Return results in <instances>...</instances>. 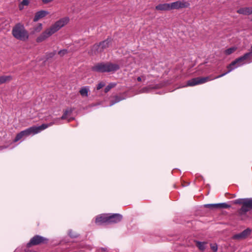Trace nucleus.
<instances>
[{
	"mask_svg": "<svg viewBox=\"0 0 252 252\" xmlns=\"http://www.w3.org/2000/svg\"><path fill=\"white\" fill-rule=\"evenodd\" d=\"M29 0H23L22 1L21 3V5H19V9L20 10H22L23 9V7H22L21 5L24 6H27L29 4Z\"/></svg>",
	"mask_w": 252,
	"mask_h": 252,
	"instance_id": "nucleus-29",
	"label": "nucleus"
},
{
	"mask_svg": "<svg viewBox=\"0 0 252 252\" xmlns=\"http://www.w3.org/2000/svg\"><path fill=\"white\" fill-rule=\"evenodd\" d=\"M53 0H42V2L43 3H48L49 2H51L52 1H53Z\"/></svg>",
	"mask_w": 252,
	"mask_h": 252,
	"instance_id": "nucleus-34",
	"label": "nucleus"
},
{
	"mask_svg": "<svg viewBox=\"0 0 252 252\" xmlns=\"http://www.w3.org/2000/svg\"><path fill=\"white\" fill-rule=\"evenodd\" d=\"M49 14V12L45 10H40L35 14V16L34 17L33 21L34 22H37L39 19L45 17L46 15Z\"/></svg>",
	"mask_w": 252,
	"mask_h": 252,
	"instance_id": "nucleus-14",
	"label": "nucleus"
},
{
	"mask_svg": "<svg viewBox=\"0 0 252 252\" xmlns=\"http://www.w3.org/2000/svg\"><path fill=\"white\" fill-rule=\"evenodd\" d=\"M211 249L214 252H216L218 250V246L216 244H211Z\"/></svg>",
	"mask_w": 252,
	"mask_h": 252,
	"instance_id": "nucleus-31",
	"label": "nucleus"
},
{
	"mask_svg": "<svg viewBox=\"0 0 252 252\" xmlns=\"http://www.w3.org/2000/svg\"><path fill=\"white\" fill-rule=\"evenodd\" d=\"M122 219L123 216L120 214H108V224L119 222Z\"/></svg>",
	"mask_w": 252,
	"mask_h": 252,
	"instance_id": "nucleus-11",
	"label": "nucleus"
},
{
	"mask_svg": "<svg viewBox=\"0 0 252 252\" xmlns=\"http://www.w3.org/2000/svg\"><path fill=\"white\" fill-rule=\"evenodd\" d=\"M206 244V243L205 242H199V241H197L196 242L197 247L201 251H203L205 249Z\"/></svg>",
	"mask_w": 252,
	"mask_h": 252,
	"instance_id": "nucleus-23",
	"label": "nucleus"
},
{
	"mask_svg": "<svg viewBox=\"0 0 252 252\" xmlns=\"http://www.w3.org/2000/svg\"><path fill=\"white\" fill-rule=\"evenodd\" d=\"M119 69L118 64L110 62L97 63L92 67V70L99 72H113Z\"/></svg>",
	"mask_w": 252,
	"mask_h": 252,
	"instance_id": "nucleus-2",
	"label": "nucleus"
},
{
	"mask_svg": "<svg viewBox=\"0 0 252 252\" xmlns=\"http://www.w3.org/2000/svg\"><path fill=\"white\" fill-rule=\"evenodd\" d=\"M249 57V54H245L243 56L236 59L230 63L227 66V71L223 73H221V77L229 72L234 68L243 64L244 61Z\"/></svg>",
	"mask_w": 252,
	"mask_h": 252,
	"instance_id": "nucleus-4",
	"label": "nucleus"
},
{
	"mask_svg": "<svg viewBox=\"0 0 252 252\" xmlns=\"http://www.w3.org/2000/svg\"><path fill=\"white\" fill-rule=\"evenodd\" d=\"M103 51L102 50L101 47L99 44H95L94 45L92 48L91 52L89 53L92 55H96L102 52Z\"/></svg>",
	"mask_w": 252,
	"mask_h": 252,
	"instance_id": "nucleus-16",
	"label": "nucleus"
},
{
	"mask_svg": "<svg viewBox=\"0 0 252 252\" xmlns=\"http://www.w3.org/2000/svg\"><path fill=\"white\" fill-rule=\"evenodd\" d=\"M204 206L206 208H209L211 210H215L216 209H220V203L205 204Z\"/></svg>",
	"mask_w": 252,
	"mask_h": 252,
	"instance_id": "nucleus-17",
	"label": "nucleus"
},
{
	"mask_svg": "<svg viewBox=\"0 0 252 252\" xmlns=\"http://www.w3.org/2000/svg\"><path fill=\"white\" fill-rule=\"evenodd\" d=\"M54 124V122H51L49 124H43L39 126H33L25 129V131L28 136H29L32 134H35L40 132L42 130L45 129L49 126H52Z\"/></svg>",
	"mask_w": 252,
	"mask_h": 252,
	"instance_id": "nucleus-5",
	"label": "nucleus"
},
{
	"mask_svg": "<svg viewBox=\"0 0 252 252\" xmlns=\"http://www.w3.org/2000/svg\"><path fill=\"white\" fill-rule=\"evenodd\" d=\"M12 33L15 38L22 41L28 40L29 36L28 32L21 23L15 25L12 29Z\"/></svg>",
	"mask_w": 252,
	"mask_h": 252,
	"instance_id": "nucleus-3",
	"label": "nucleus"
},
{
	"mask_svg": "<svg viewBox=\"0 0 252 252\" xmlns=\"http://www.w3.org/2000/svg\"><path fill=\"white\" fill-rule=\"evenodd\" d=\"M12 79V77L10 75L8 76H0V85L6 82H10Z\"/></svg>",
	"mask_w": 252,
	"mask_h": 252,
	"instance_id": "nucleus-18",
	"label": "nucleus"
},
{
	"mask_svg": "<svg viewBox=\"0 0 252 252\" xmlns=\"http://www.w3.org/2000/svg\"><path fill=\"white\" fill-rule=\"evenodd\" d=\"M116 86V84L115 83H111L108 85H107L105 89H104V92L107 93L111 89L114 88Z\"/></svg>",
	"mask_w": 252,
	"mask_h": 252,
	"instance_id": "nucleus-24",
	"label": "nucleus"
},
{
	"mask_svg": "<svg viewBox=\"0 0 252 252\" xmlns=\"http://www.w3.org/2000/svg\"><path fill=\"white\" fill-rule=\"evenodd\" d=\"M137 80L138 81H139V82L141 81V80H142L141 77H137Z\"/></svg>",
	"mask_w": 252,
	"mask_h": 252,
	"instance_id": "nucleus-36",
	"label": "nucleus"
},
{
	"mask_svg": "<svg viewBox=\"0 0 252 252\" xmlns=\"http://www.w3.org/2000/svg\"><path fill=\"white\" fill-rule=\"evenodd\" d=\"M156 10L158 11H168L170 10V3H160L155 7Z\"/></svg>",
	"mask_w": 252,
	"mask_h": 252,
	"instance_id": "nucleus-15",
	"label": "nucleus"
},
{
	"mask_svg": "<svg viewBox=\"0 0 252 252\" xmlns=\"http://www.w3.org/2000/svg\"><path fill=\"white\" fill-rule=\"evenodd\" d=\"M251 210H252V198H248L245 199L244 206H242L237 212L239 215L242 216Z\"/></svg>",
	"mask_w": 252,
	"mask_h": 252,
	"instance_id": "nucleus-7",
	"label": "nucleus"
},
{
	"mask_svg": "<svg viewBox=\"0 0 252 252\" xmlns=\"http://www.w3.org/2000/svg\"><path fill=\"white\" fill-rule=\"evenodd\" d=\"M24 136H28L25 130H23V131H21L20 132H19V133H18L16 135L14 140H13V142H17V141L20 140L21 139H22Z\"/></svg>",
	"mask_w": 252,
	"mask_h": 252,
	"instance_id": "nucleus-19",
	"label": "nucleus"
},
{
	"mask_svg": "<svg viewBox=\"0 0 252 252\" xmlns=\"http://www.w3.org/2000/svg\"><path fill=\"white\" fill-rule=\"evenodd\" d=\"M69 21L67 17L60 19L51 25L49 28L46 29L36 39L38 43L42 42L47 39L50 36L58 32L62 27L66 25Z\"/></svg>",
	"mask_w": 252,
	"mask_h": 252,
	"instance_id": "nucleus-1",
	"label": "nucleus"
},
{
	"mask_svg": "<svg viewBox=\"0 0 252 252\" xmlns=\"http://www.w3.org/2000/svg\"><path fill=\"white\" fill-rule=\"evenodd\" d=\"M245 199H246V198H240V199H236L233 201V203L235 204L242 205V206H244Z\"/></svg>",
	"mask_w": 252,
	"mask_h": 252,
	"instance_id": "nucleus-25",
	"label": "nucleus"
},
{
	"mask_svg": "<svg viewBox=\"0 0 252 252\" xmlns=\"http://www.w3.org/2000/svg\"><path fill=\"white\" fill-rule=\"evenodd\" d=\"M68 53V51L66 49H63L59 51L58 52V54L60 55L61 57H63L64 55Z\"/></svg>",
	"mask_w": 252,
	"mask_h": 252,
	"instance_id": "nucleus-30",
	"label": "nucleus"
},
{
	"mask_svg": "<svg viewBox=\"0 0 252 252\" xmlns=\"http://www.w3.org/2000/svg\"><path fill=\"white\" fill-rule=\"evenodd\" d=\"M73 111L72 108H67L64 111L63 116L61 117V119L64 120L66 118V117L68 115H70Z\"/></svg>",
	"mask_w": 252,
	"mask_h": 252,
	"instance_id": "nucleus-22",
	"label": "nucleus"
},
{
	"mask_svg": "<svg viewBox=\"0 0 252 252\" xmlns=\"http://www.w3.org/2000/svg\"><path fill=\"white\" fill-rule=\"evenodd\" d=\"M42 29V24L41 23H38L33 28V30L32 33L34 34L35 33L39 32Z\"/></svg>",
	"mask_w": 252,
	"mask_h": 252,
	"instance_id": "nucleus-20",
	"label": "nucleus"
},
{
	"mask_svg": "<svg viewBox=\"0 0 252 252\" xmlns=\"http://www.w3.org/2000/svg\"><path fill=\"white\" fill-rule=\"evenodd\" d=\"M80 93L83 96H87L88 95V90L86 88H83L80 90Z\"/></svg>",
	"mask_w": 252,
	"mask_h": 252,
	"instance_id": "nucleus-26",
	"label": "nucleus"
},
{
	"mask_svg": "<svg viewBox=\"0 0 252 252\" xmlns=\"http://www.w3.org/2000/svg\"><path fill=\"white\" fill-rule=\"evenodd\" d=\"M236 50V48L231 47V48H229L226 49V50H225L224 53L226 55H230L231 54H232V53H233L234 51H235Z\"/></svg>",
	"mask_w": 252,
	"mask_h": 252,
	"instance_id": "nucleus-27",
	"label": "nucleus"
},
{
	"mask_svg": "<svg viewBox=\"0 0 252 252\" xmlns=\"http://www.w3.org/2000/svg\"><path fill=\"white\" fill-rule=\"evenodd\" d=\"M211 80L209 77H196L192 78L187 81V86H194L202 84Z\"/></svg>",
	"mask_w": 252,
	"mask_h": 252,
	"instance_id": "nucleus-8",
	"label": "nucleus"
},
{
	"mask_svg": "<svg viewBox=\"0 0 252 252\" xmlns=\"http://www.w3.org/2000/svg\"><path fill=\"white\" fill-rule=\"evenodd\" d=\"M105 84L104 82H101L98 84L96 89L97 90H99L100 89H101L102 88H103L104 86H105Z\"/></svg>",
	"mask_w": 252,
	"mask_h": 252,
	"instance_id": "nucleus-32",
	"label": "nucleus"
},
{
	"mask_svg": "<svg viewBox=\"0 0 252 252\" xmlns=\"http://www.w3.org/2000/svg\"><path fill=\"white\" fill-rule=\"evenodd\" d=\"M115 100H111L110 102V105H113L115 103L119 102L120 101L122 100L123 99V98L120 97L117 95L115 96L114 97Z\"/></svg>",
	"mask_w": 252,
	"mask_h": 252,
	"instance_id": "nucleus-28",
	"label": "nucleus"
},
{
	"mask_svg": "<svg viewBox=\"0 0 252 252\" xmlns=\"http://www.w3.org/2000/svg\"><path fill=\"white\" fill-rule=\"evenodd\" d=\"M48 242L47 238L36 235L31 239L29 242L27 243V247L30 248L33 246L47 244Z\"/></svg>",
	"mask_w": 252,
	"mask_h": 252,
	"instance_id": "nucleus-6",
	"label": "nucleus"
},
{
	"mask_svg": "<svg viewBox=\"0 0 252 252\" xmlns=\"http://www.w3.org/2000/svg\"><path fill=\"white\" fill-rule=\"evenodd\" d=\"M251 21H252V19H251Z\"/></svg>",
	"mask_w": 252,
	"mask_h": 252,
	"instance_id": "nucleus-39",
	"label": "nucleus"
},
{
	"mask_svg": "<svg viewBox=\"0 0 252 252\" xmlns=\"http://www.w3.org/2000/svg\"><path fill=\"white\" fill-rule=\"evenodd\" d=\"M189 4L185 1H176L170 3V9H178L179 8L188 7Z\"/></svg>",
	"mask_w": 252,
	"mask_h": 252,
	"instance_id": "nucleus-9",
	"label": "nucleus"
},
{
	"mask_svg": "<svg viewBox=\"0 0 252 252\" xmlns=\"http://www.w3.org/2000/svg\"><path fill=\"white\" fill-rule=\"evenodd\" d=\"M231 206L226 203H221V208H229Z\"/></svg>",
	"mask_w": 252,
	"mask_h": 252,
	"instance_id": "nucleus-33",
	"label": "nucleus"
},
{
	"mask_svg": "<svg viewBox=\"0 0 252 252\" xmlns=\"http://www.w3.org/2000/svg\"><path fill=\"white\" fill-rule=\"evenodd\" d=\"M71 120H72L71 119H70L68 120V122H70L71 121Z\"/></svg>",
	"mask_w": 252,
	"mask_h": 252,
	"instance_id": "nucleus-38",
	"label": "nucleus"
},
{
	"mask_svg": "<svg viewBox=\"0 0 252 252\" xmlns=\"http://www.w3.org/2000/svg\"><path fill=\"white\" fill-rule=\"evenodd\" d=\"M55 53H52V56H53L55 55Z\"/></svg>",
	"mask_w": 252,
	"mask_h": 252,
	"instance_id": "nucleus-37",
	"label": "nucleus"
},
{
	"mask_svg": "<svg viewBox=\"0 0 252 252\" xmlns=\"http://www.w3.org/2000/svg\"><path fill=\"white\" fill-rule=\"evenodd\" d=\"M110 40L107 39L104 41H103L99 43L102 51L105 49L108 48L109 46Z\"/></svg>",
	"mask_w": 252,
	"mask_h": 252,
	"instance_id": "nucleus-21",
	"label": "nucleus"
},
{
	"mask_svg": "<svg viewBox=\"0 0 252 252\" xmlns=\"http://www.w3.org/2000/svg\"><path fill=\"white\" fill-rule=\"evenodd\" d=\"M237 13L244 15H250L252 14V7L240 8L237 10Z\"/></svg>",
	"mask_w": 252,
	"mask_h": 252,
	"instance_id": "nucleus-13",
	"label": "nucleus"
},
{
	"mask_svg": "<svg viewBox=\"0 0 252 252\" xmlns=\"http://www.w3.org/2000/svg\"><path fill=\"white\" fill-rule=\"evenodd\" d=\"M246 54H249V56L252 55V46H251V49L250 52L247 53Z\"/></svg>",
	"mask_w": 252,
	"mask_h": 252,
	"instance_id": "nucleus-35",
	"label": "nucleus"
},
{
	"mask_svg": "<svg viewBox=\"0 0 252 252\" xmlns=\"http://www.w3.org/2000/svg\"><path fill=\"white\" fill-rule=\"evenodd\" d=\"M252 230L248 228L243 231L242 232L236 234L233 236L234 239L243 240L247 238L251 233Z\"/></svg>",
	"mask_w": 252,
	"mask_h": 252,
	"instance_id": "nucleus-10",
	"label": "nucleus"
},
{
	"mask_svg": "<svg viewBox=\"0 0 252 252\" xmlns=\"http://www.w3.org/2000/svg\"><path fill=\"white\" fill-rule=\"evenodd\" d=\"M95 222L99 225L104 223L108 224V214H103L97 216L95 218Z\"/></svg>",
	"mask_w": 252,
	"mask_h": 252,
	"instance_id": "nucleus-12",
	"label": "nucleus"
}]
</instances>
